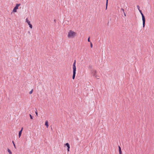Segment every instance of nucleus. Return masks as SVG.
Segmentation results:
<instances>
[{
    "label": "nucleus",
    "mask_w": 154,
    "mask_h": 154,
    "mask_svg": "<svg viewBox=\"0 0 154 154\" xmlns=\"http://www.w3.org/2000/svg\"><path fill=\"white\" fill-rule=\"evenodd\" d=\"M77 35V33L72 30H69L67 33V37L69 39L73 38Z\"/></svg>",
    "instance_id": "f257e3e1"
},
{
    "label": "nucleus",
    "mask_w": 154,
    "mask_h": 154,
    "mask_svg": "<svg viewBox=\"0 0 154 154\" xmlns=\"http://www.w3.org/2000/svg\"><path fill=\"white\" fill-rule=\"evenodd\" d=\"M137 8L139 10V12L142 15V20H143V27H144L145 26V17H144L143 14L142 13L141 10H140V6L138 5L137 6Z\"/></svg>",
    "instance_id": "f03ea898"
},
{
    "label": "nucleus",
    "mask_w": 154,
    "mask_h": 154,
    "mask_svg": "<svg viewBox=\"0 0 154 154\" xmlns=\"http://www.w3.org/2000/svg\"><path fill=\"white\" fill-rule=\"evenodd\" d=\"M76 62L75 60V61L73 64V75H72V79H74L75 77L76 74V67L75 66Z\"/></svg>",
    "instance_id": "7ed1b4c3"
},
{
    "label": "nucleus",
    "mask_w": 154,
    "mask_h": 154,
    "mask_svg": "<svg viewBox=\"0 0 154 154\" xmlns=\"http://www.w3.org/2000/svg\"><path fill=\"white\" fill-rule=\"evenodd\" d=\"M20 4H17L16 6L12 11V12L15 13L17 12V10L18 9L20 5Z\"/></svg>",
    "instance_id": "20e7f679"
},
{
    "label": "nucleus",
    "mask_w": 154,
    "mask_h": 154,
    "mask_svg": "<svg viewBox=\"0 0 154 154\" xmlns=\"http://www.w3.org/2000/svg\"><path fill=\"white\" fill-rule=\"evenodd\" d=\"M26 22L27 23L29 26V27L30 28V29H32V25L30 23V21L28 20L27 18H26Z\"/></svg>",
    "instance_id": "39448f33"
},
{
    "label": "nucleus",
    "mask_w": 154,
    "mask_h": 154,
    "mask_svg": "<svg viewBox=\"0 0 154 154\" xmlns=\"http://www.w3.org/2000/svg\"><path fill=\"white\" fill-rule=\"evenodd\" d=\"M64 146H66L67 149V151L68 152L69 151V149H70V145L68 143H66L65 145Z\"/></svg>",
    "instance_id": "423d86ee"
},
{
    "label": "nucleus",
    "mask_w": 154,
    "mask_h": 154,
    "mask_svg": "<svg viewBox=\"0 0 154 154\" xmlns=\"http://www.w3.org/2000/svg\"><path fill=\"white\" fill-rule=\"evenodd\" d=\"M23 128H22L21 129V130L19 131V137L20 138L21 136V134H22V131H23Z\"/></svg>",
    "instance_id": "0eeeda50"
},
{
    "label": "nucleus",
    "mask_w": 154,
    "mask_h": 154,
    "mask_svg": "<svg viewBox=\"0 0 154 154\" xmlns=\"http://www.w3.org/2000/svg\"><path fill=\"white\" fill-rule=\"evenodd\" d=\"M119 154H122V151H121V148L119 146Z\"/></svg>",
    "instance_id": "6e6552de"
},
{
    "label": "nucleus",
    "mask_w": 154,
    "mask_h": 154,
    "mask_svg": "<svg viewBox=\"0 0 154 154\" xmlns=\"http://www.w3.org/2000/svg\"><path fill=\"white\" fill-rule=\"evenodd\" d=\"M45 125L46 126L47 128H48V127L49 125H48V122L47 121L45 122Z\"/></svg>",
    "instance_id": "1a4fd4ad"
},
{
    "label": "nucleus",
    "mask_w": 154,
    "mask_h": 154,
    "mask_svg": "<svg viewBox=\"0 0 154 154\" xmlns=\"http://www.w3.org/2000/svg\"><path fill=\"white\" fill-rule=\"evenodd\" d=\"M8 151L9 152V154H12L11 152L9 149H8Z\"/></svg>",
    "instance_id": "9d476101"
},
{
    "label": "nucleus",
    "mask_w": 154,
    "mask_h": 154,
    "mask_svg": "<svg viewBox=\"0 0 154 154\" xmlns=\"http://www.w3.org/2000/svg\"><path fill=\"white\" fill-rule=\"evenodd\" d=\"M108 0H106V10L107 9V5H108Z\"/></svg>",
    "instance_id": "9b49d317"
},
{
    "label": "nucleus",
    "mask_w": 154,
    "mask_h": 154,
    "mask_svg": "<svg viewBox=\"0 0 154 154\" xmlns=\"http://www.w3.org/2000/svg\"><path fill=\"white\" fill-rule=\"evenodd\" d=\"M12 143L13 144L15 148H16V145L13 141H12Z\"/></svg>",
    "instance_id": "f8f14e48"
},
{
    "label": "nucleus",
    "mask_w": 154,
    "mask_h": 154,
    "mask_svg": "<svg viewBox=\"0 0 154 154\" xmlns=\"http://www.w3.org/2000/svg\"><path fill=\"white\" fill-rule=\"evenodd\" d=\"M33 89H32L29 92V93L30 94H31L32 93V92H33Z\"/></svg>",
    "instance_id": "ddd939ff"
},
{
    "label": "nucleus",
    "mask_w": 154,
    "mask_h": 154,
    "mask_svg": "<svg viewBox=\"0 0 154 154\" xmlns=\"http://www.w3.org/2000/svg\"><path fill=\"white\" fill-rule=\"evenodd\" d=\"M121 11H122L123 12V13H124V12H125L123 8H121Z\"/></svg>",
    "instance_id": "4468645a"
},
{
    "label": "nucleus",
    "mask_w": 154,
    "mask_h": 154,
    "mask_svg": "<svg viewBox=\"0 0 154 154\" xmlns=\"http://www.w3.org/2000/svg\"><path fill=\"white\" fill-rule=\"evenodd\" d=\"M35 113L37 116H38V113L37 111V110H36V111H35Z\"/></svg>",
    "instance_id": "2eb2a0df"
},
{
    "label": "nucleus",
    "mask_w": 154,
    "mask_h": 154,
    "mask_svg": "<svg viewBox=\"0 0 154 154\" xmlns=\"http://www.w3.org/2000/svg\"><path fill=\"white\" fill-rule=\"evenodd\" d=\"M29 116H30V119H33V117H32V116L31 114H29Z\"/></svg>",
    "instance_id": "dca6fc26"
},
{
    "label": "nucleus",
    "mask_w": 154,
    "mask_h": 154,
    "mask_svg": "<svg viewBox=\"0 0 154 154\" xmlns=\"http://www.w3.org/2000/svg\"><path fill=\"white\" fill-rule=\"evenodd\" d=\"M90 44H91V48H92V44L91 42Z\"/></svg>",
    "instance_id": "f3484780"
},
{
    "label": "nucleus",
    "mask_w": 154,
    "mask_h": 154,
    "mask_svg": "<svg viewBox=\"0 0 154 154\" xmlns=\"http://www.w3.org/2000/svg\"><path fill=\"white\" fill-rule=\"evenodd\" d=\"M88 42H90V37L88 38Z\"/></svg>",
    "instance_id": "a211bd4d"
},
{
    "label": "nucleus",
    "mask_w": 154,
    "mask_h": 154,
    "mask_svg": "<svg viewBox=\"0 0 154 154\" xmlns=\"http://www.w3.org/2000/svg\"><path fill=\"white\" fill-rule=\"evenodd\" d=\"M123 13L124 14V16H126V14H125V12H124V13Z\"/></svg>",
    "instance_id": "6ab92c4d"
}]
</instances>
